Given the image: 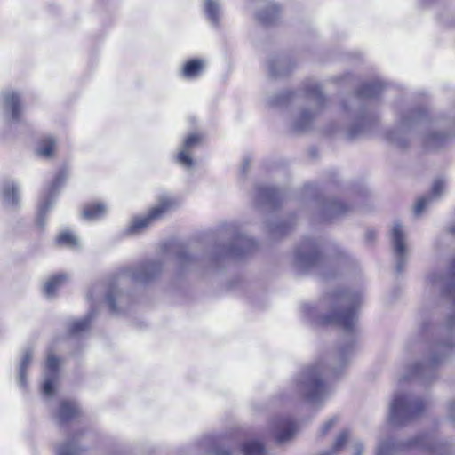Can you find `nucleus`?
I'll use <instances>...</instances> for the list:
<instances>
[{
  "label": "nucleus",
  "instance_id": "25",
  "mask_svg": "<svg viewBox=\"0 0 455 455\" xmlns=\"http://www.w3.org/2000/svg\"><path fill=\"white\" fill-rule=\"evenodd\" d=\"M278 190L274 187H262L259 188V197L269 202H276Z\"/></svg>",
  "mask_w": 455,
  "mask_h": 455
},
{
  "label": "nucleus",
  "instance_id": "24",
  "mask_svg": "<svg viewBox=\"0 0 455 455\" xmlns=\"http://www.w3.org/2000/svg\"><path fill=\"white\" fill-rule=\"evenodd\" d=\"M308 97L315 103L317 111L320 110L325 102V99L317 84H314L307 91Z\"/></svg>",
  "mask_w": 455,
  "mask_h": 455
},
{
  "label": "nucleus",
  "instance_id": "18",
  "mask_svg": "<svg viewBox=\"0 0 455 455\" xmlns=\"http://www.w3.org/2000/svg\"><path fill=\"white\" fill-rule=\"evenodd\" d=\"M447 137L439 132H430L424 137V144L429 149H436L442 147Z\"/></svg>",
  "mask_w": 455,
  "mask_h": 455
},
{
  "label": "nucleus",
  "instance_id": "28",
  "mask_svg": "<svg viewBox=\"0 0 455 455\" xmlns=\"http://www.w3.org/2000/svg\"><path fill=\"white\" fill-rule=\"evenodd\" d=\"M80 451L81 449L74 444L73 439H70L59 447L58 455H77Z\"/></svg>",
  "mask_w": 455,
  "mask_h": 455
},
{
  "label": "nucleus",
  "instance_id": "31",
  "mask_svg": "<svg viewBox=\"0 0 455 455\" xmlns=\"http://www.w3.org/2000/svg\"><path fill=\"white\" fill-rule=\"evenodd\" d=\"M177 161L179 164L185 167H191L193 165V159L189 155V151L182 150L177 155Z\"/></svg>",
  "mask_w": 455,
  "mask_h": 455
},
{
  "label": "nucleus",
  "instance_id": "23",
  "mask_svg": "<svg viewBox=\"0 0 455 455\" xmlns=\"http://www.w3.org/2000/svg\"><path fill=\"white\" fill-rule=\"evenodd\" d=\"M244 455H265L264 445L257 441H250L243 445Z\"/></svg>",
  "mask_w": 455,
  "mask_h": 455
},
{
  "label": "nucleus",
  "instance_id": "30",
  "mask_svg": "<svg viewBox=\"0 0 455 455\" xmlns=\"http://www.w3.org/2000/svg\"><path fill=\"white\" fill-rule=\"evenodd\" d=\"M338 422H339L338 416H333V417L330 418L321 426L318 435L321 437L325 436L326 435H328L330 433L331 430L333 429V427L337 425Z\"/></svg>",
  "mask_w": 455,
  "mask_h": 455
},
{
  "label": "nucleus",
  "instance_id": "44",
  "mask_svg": "<svg viewBox=\"0 0 455 455\" xmlns=\"http://www.w3.org/2000/svg\"><path fill=\"white\" fill-rule=\"evenodd\" d=\"M449 417L455 421V402L449 405Z\"/></svg>",
  "mask_w": 455,
  "mask_h": 455
},
{
  "label": "nucleus",
  "instance_id": "11",
  "mask_svg": "<svg viewBox=\"0 0 455 455\" xmlns=\"http://www.w3.org/2000/svg\"><path fill=\"white\" fill-rule=\"evenodd\" d=\"M440 361L441 358L433 356L432 358L427 359L426 362H424L423 364H415L410 366V368L407 370V372L403 376L401 381H405L410 378L415 376H421L427 372H431L434 365H435Z\"/></svg>",
  "mask_w": 455,
  "mask_h": 455
},
{
  "label": "nucleus",
  "instance_id": "20",
  "mask_svg": "<svg viewBox=\"0 0 455 455\" xmlns=\"http://www.w3.org/2000/svg\"><path fill=\"white\" fill-rule=\"evenodd\" d=\"M56 243L61 247L75 248L78 245L77 238L69 231H62L56 237Z\"/></svg>",
  "mask_w": 455,
  "mask_h": 455
},
{
  "label": "nucleus",
  "instance_id": "6",
  "mask_svg": "<svg viewBox=\"0 0 455 455\" xmlns=\"http://www.w3.org/2000/svg\"><path fill=\"white\" fill-rule=\"evenodd\" d=\"M319 253L318 246L307 242L296 251V261L300 267L308 269L318 262Z\"/></svg>",
  "mask_w": 455,
  "mask_h": 455
},
{
  "label": "nucleus",
  "instance_id": "36",
  "mask_svg": "<svg viewBox=\"0 0 455 455\" xmlns=\"http://www.w3.org/2000/svg\"><path fill=\"white\" fill-rule=\"evenodd\" d=\"M56 377L47 379L43 386V392L45 395H52L54 393Z\"/></svg>",
  "mask_w": 455,
  "mask_h": 455
},
{
  "label": "nucleus",
  "instance_id": "42",
  "mask_svg": "<svg viewBox=\"0 0 455 455\" xmlns=\"http://www.w3.org/2000/svg\"><path fill=\"white\" fill-rule=\"evenodd\" d=\"M388 140L396 143L397 145L401 146V147H403L404 146V143L403 141L400 140L399 137L396 135L395 132H390L388 134Z\"/></svg>",
  "mask_w": 455,
  "mask_h": 455
},
{
  "label": "nucleus",
  "instance_id": "7",
  "mask_svg": "<svg viewBox=\"0 0 455 455\" xmlns=\"http://www.w3.org/2000/svg\"><path fill=\"white\" fill-rule=\"evenodd\" d=\"M446 189V181L443 179H437L434 181L430 195L419 198L414 206V214L419 216L423 213L425 209L430 204V203L439 198Z\"/></svg>",
  "mask_w": 455,
  "mask_h": 455
},
{
  "label": "nucleus",
  "instance_id": "39",
  "mask_svg": "<svg viewBox=\"0 0 455 455\" xmlns=\"http://www.w3.org/2000/svg\"><path fill=\"white\" fill-rule=\"evenodd\" d=\"M312 120L311 113L305 111L301 115V124H299L300 130H305L309 126L310 121Z\"/></svg>",
  "mask_w": 455,
  "mask_h": 455
},
{
  "label": "nucleus",
  "instance_id": "9",
  "mask_svg": "<svg viewBox=\"0 0 455 455\" xmlns=\"http://www.w3.org/2000/svg\"><path fill=\"white\" fill-rule=\"evenodd\" d=\"M205 63L202 59L193 58L186 60L180 69V76L186 79H196L201 76Z\"/></svg>",
  "mask_w": 455,
  "mask_h": 455
},
{
  "label": "nucleus",
  "instance_id": "29",
  "mask_svg": "<svg viewBox=\"0 0 455 455\" xmlns=\"http://www.w3.org/2000/svg\"><path fill=\"white\" fill-rule=\"evenodd\" d=\"M398 450V447L390 440L382 442L377 448V455H389Z\"/></svg>",
  "mask_w": 455,
  "mask_h": 455
},
{
  "label": "nucleus",
  "instance_id": "40",
  "mask_svg": "<svg viewBox=\"0 0 455 455\" xmlns=\"http://www.w3.org/2000/svg\"><path fill=\"white\" fill-rule=\"evenodd\" d=\"M419 114L418 113H411L409 116H403L401 119L400 125L401 127H406L410 125L416 118H418Z\"/></svg>",
  "mask_w": 455,
  "mask_h": 455
},
{
  "label": "nucleus",
  "instance_id": "27",
  "mask_svg": "<svg viewBox=\"0 0 455 455\" xmlns=\"http://www.w3.org/2000/svg\"><path fill=\"white\" fill-rule=\"evenodd\" d=\"M60 361L52 354H49L46 358L45 367L49 374L57 377L60 369Z\"/></svg>",
  "mask_w": 455,
  "mask_h": 455
},
{
  "label": "nucleus",
  "instance_id": "51",
  "mask_svg": "<svg viewBox=\"0 0 455 455\" xmlns=\"http://www.w3.org/2000/svg\"><path fill=\"white\" fill-rule=\"evenodd\" d=\"M448 327L451 328V323L449 322L448 323Z\"/></svg>",
  "mask_w": 455,
  "mask_h": 455
},
{
  "label": "nucleus",
  "instance_id": "12",
  "mask_svg": "<svg viewBox=\"0 0 455 455\" xmlns=\"http://www.w3.org/2000/svg\"><path fill=\"white\" fill-rule=\"evenodd\" d=\"M80 415V410L74 401L63 400L59 404L58 417L61 422L69 421Z\"/></svg>",
  "mask_w": 455,
  "mask_h": 455
},
{
  "label": "nucleus",
  "instance_id": "48",
  "mask_svg": "<svg viewBox=\"0 0 455 455\" xmlns=\"http://www.w3.org/2000/svg\"><path fill=\"white\" fill-rule=\"evenodd\" d=\"M451 273H452V275L455 276V259L453 260V263L451 266Z\"/></svg>",
  "mask_w": 455,
  "mask_h": 455
},
{
  "label": "nucleus",
  "instance_id": "21",
  "mask_svg": "<svg viewBox=\"0 0 455 455\" xmlns=\"http://www.w3.org/2000/svg\"><path fill=\"white\" fill-rule=\"evenodd\" d=\"M383 84L380 82H376L371 84L363 85L358 92L360 98H373L380 92Z\"/></svg>",
  "mask_w": 455,
  "mask_h": 455
},
{
  "label": "nucleus",
  "instance_id": "2",
  "mask_svg": "<svg viewBox=\"0 0 455 455\" xmlns=\"http://www.w3.org/2000/svg\"><path fill=\"white\" fill-rule=\"evenodd\" d=\"M361 296L350 291H336L328 295L324 299L331 304V313L324 316L326 323H334L347 331L355 330L357 323L356 307Z\"/></svg>",
  "mask_w": 455,
  "mask_h": 455
},
{
  "label": "nucleus",
  "instance_id": "4",
  "mask_svg": "<svg viewBox=\"0 0 455 455\" xmlns=\"http://www.w3.org/2000/svg\"><path fill=\"white\" fill-rule=\"evenodd\" d=\"M176 201L171 197H163L157 205L150 208L145 216L135 217L127 228V233L136 234L161 220L166 213L174 209Z\"/></svg>",
  "mask_w": 455,
  "mask_h": 455
},
{
  "label": "nucleus",
  "instance_id": "13",
  "mask_svg": "<svg viewBox=\"0 0 455 455\" xmlns=\"http://www.w3.org/2000/svg\"><path fill=\"white\" fill-rule=\"evenodd\" d=\"M106 212V205L100 202L86 204L83 208V217L86 220H97Z\"/></svg>",
  "mask_w": 455,
  "mask_h": 455
},
{
  "label": "nucleus",
  "instance_id": "35",
  "mask_svg": "<svg viewBox=\"0 0 455 455\" xmlns=\"http://www.w3.org/2000/svg\"><path fill=\"white\" fill-rule=\"evenodd\" d=\"M274 430L276 433V440L279 443L284 441V421L283 419H279L274 426Z\"/></svg>",
  "mask_w": 455,
  "mask_h": 455
},
{
  "label": "nucleus",
  "instance_id": "46",
  "mask_svg": "<svg viewBox=\"0 0 455 455\" xmlns=\"http://www.w3.org/2000/svg\"><path fill=\"white\" fill-rule=\"evenodd\" d=\"M344 353H345L344 351H341L340 355H339V356H340L339 361H340L341 363H344V362H345V360H344Z\"/></svg>",
  "mask_w": 455,
  "mask_h": 455
},
{
  "label": "nucleus",
  "instance_id": "50",
  "mask_svg": "<svg viewBox=\"0 0 455 455\" xmlns=\"http://www.w3.org/2000/svg\"><path fill=\"white\" fill-rule=\"evenodd\" d=\"M278 100H279L278 99L275 100H274V103H275V104H277V103H278Z\"/></svg>",
  "mask_w": 455,
  "mask_h": 455
},
{
  "label": "nucleus",
  "instance_id": "45",
  "mask_svg": "<svg viewBox=\"0 0 455 455\" xmlns=\"http://www.w3.org/2000/svg\"><path fill=\"white\" fill-rule=\"evenodd\" d=\"M355 450L358 455L361 454L363 452V444L360 443H356L355 444Z\"/></svg>",
  "mask_w": 455,
  "mask_h": 455
},
{
  "label": "nucleus",
  "instance_id": "33",
  "mask_svg": "<svg viewBox=\"0 0 455 455\" xmlns=\"http://www.w3.org/2000/svg\"><path fill=\"white\" fill-rule=\"evenodd\" d=\"M117 291H109L108 294L106 295V301L112 312L117 311L116 307V297H117Z\"/></svg>",
  "mask_w": 455,
  "mask_h": 455
},
{
  "label": "nucleus",
  "instance_id": "32",
  "mask_svg": "<svg viewBox=\"0 0 455 455\" xmlns=\"http://www.w3.org/2000/svg\"><path fill=\"white\" fill-rule=\"evenodd\" d=\"M4 196L10 203L17 204L18 202V193L14 186L5 187L4 190Z\"/></svg>",
  "mask_w": 455,
  "mask_h": 455
},
{
  "label": "nucleus",
  "instance_id": "1",
  "mask_svg": "<svg viewBox=\"0 0 455 455\" xmlns=\"http://www.w3.org/2000/svg\"><path fill=\"white\" fill-rule=\"evenodd\" d=\"M336 372V363L329 355L307 365L299 378V389L304 400L313 407H322L332 393L327 379Z\"/></svg>",
  "mask_w": 455,
  "mask_h": 455
},
{
  "label": "nucleus",
  "instance_id": "5",
  "mask_svg": "<svg viewBox=\"0 0 455 455\" xmlns=\"http://www.w3.org/2000/svg\"><path fill=\"white\" fill-rule=\"evenodd\" d=\"M390 235L395 257L396 272L401 273L405 265L408 254V251L405 247L406 232L399 222H395Z\"/></svg>",
  "mask_w": 455,
  "mask_h": 455
},
{
  "label": "nucleus",
  "instance_id": "16",
  "mask_svg": "<svg viewBox=\"0 0 455 455\" xmlns=\"http://www.w3.org/2000/svg\"><path fill=\"white\" fill-rule=\"evenodd\" d=\"M5 103L11 108L13 120H19L21 115L20 99L16 92L5 95Z\"/></svg>",
  "mask_w": 455,
  "mask_h": 455
},
{
  "label": "nucleus",
  "instance_id": "37",
  "mask_svg": "<svg viewBox=\"0 0 455 455\" xmlns=\"http://www.w3.org/2000/svg\"><path fill=\"white\" fill-rule=\"evenodd\" d=\"M206 12L209 15V17L216 21L218 19V6L213 2H208L206 4Z\"/></svg>",
  "mask_w": 455,
  "mask_h": 455
},
{
  "label": "nucleus",
  "instance_id": "43",
  "mask_svg": "<svg viewBox=\"0 0 455 455\" xmlns=\"http://www.w3.org/2000/svg\"><path fill=\"white\" fill-rule=\"evenodd\" d=\"M30 359H31V355H30L29 354H27V355L24 356V358H23V360H22V363H21V369H22V370H25V369L28 367V364H29V363H30Z\"/></svg>",
  "mask_w": 455,
  "mask_h": 455
},
{
  "label": "nucleus",
  "instance_id": "10",
  "mask_svg": "<svg viewBox=\"0 0 455 455\" xmlns=\"http://www.w3.org/2000/svg\"><path fill=\"white\" fill-rule=\"evenodd\" d=\"M160 265L156 262H144L133 271L134 279L148 282L160 272Z\"/></svg>",
  "mask_w": 455,
  "mask_h": 455
},
{
  "label": "nucleus",
  "instance_id": "26",
  "mask_svg": "<svg viewBox=\"0 0 455 455\" xmlns=\"http://www.w3.org/2000/svg\"><path fill=\"white\" fill-rule=\"evenodd\" d=\"M203 136L200 133L194 132L187 136L183 142V149L190 151L192 148L199 146L203 142Z\"/></svg>",
  "mask_w": 455,
  "mask_h": 455
},
{
  "label": "nucleus",
  "instance_id": "14",
  "mask_svg": "<svg viewBox=\"0 0 455 455\" xmlns=\"http://www.w3.org/2000/svg\"><path fill=\"white\" fill-rule=\"evenodd\" d=\"M56 149V140L47 136L40 140L38 143L37 154L41 156L50 158L52 157Z\"/></svg>",
  "mask_w": 455,
  "mask_h": 455
},
{
  "label": "nucleus",
  "instance_id": "8",
  "mask_svg": "<svg viewBox=\"0 0 455 455\" xmlns=\"http://www.w3.org/2000/svg\"><path fill=\"white\" fill-rule=\"evenodd\" d=\"M426 283L430 290H436L443 294H447L455 301V281L448 283L441 274L431 273L427 275Z\"/></svg>",
  "mask_w": 455,
  "mask_h": 455
},
{
  "label": "nucleus",
  "instance_id": "3",
  "mask_svg": "<svg viewBox=\"0 0 455 455\" xmlns=\"http://www.w3.org/2000/svg\"><path fill=\"white\" fill-rule=\"evenodd\" d=\"M427 403L404 392H395L389 406L388 421L394 426H400L411 421L419 415Z\"/></svg>",
  "mask_w": 455,
  "mask_h": 455
},
{
  "label": "nucleus",
  "instance_id": "34",
  "mask_svg": "<svg viewBox=\"0 0 455 455\" xmlns=\"http://www.w3.org/2000/svg\"><path fill=\"white\" fill-rule=\"evenodd\" d=\"M298 431H299L298 424L293 421L288 420L286 419V429H285L286 442L289 439L292 438L297 434Z\"/></svg>",
  "mask_w": 455,
  "mask_h": 455
},
{
  "label": "nucleus",
  "instance_id": "49",
  "mask_svg": "<svg viewBox=\"0 0 455 455\" xmlns=\"http://www.w3.org/2000/svg\"><path fill=\"white\" fill-rule=\"evenodd\" d=\"M450 232L451 234H455V225L451 226L450 228H449Z\"/></svg>",
  "mask_w": 455,
  "mask_h": 455
},
{
  "label": "nucleus",
  "instance_id": "22",
  "mask_svg": "<svg viewBox=\"0 0 455 455\" xmlns=\"http://www.w3.org/2000/svg\"><path fill=\"white\" fill-rule=\"evenodd\" d=\"M92 323V316L88 315L84 318L74 321L69 327L71 334H78L82 331H87Z\"/></svg>",
  "mask_w": 455,
  "mask_h": 455
},
{
  "label": "nucleus",
  "instance_id": "19",
  "mask_svg": "<svg viewBox=\"0 0 455 455\" xmlns=\"http://www.w3.org/2000/svg\"><path fill=\"white\" fill-rule=\"evenodd\" d=\"M349 437V432L347 430L341 431L338 436L336 437L333 445L329 451H326L319 455H336L338 454L341 449L346 444L347 439Z\"/></svg>",
  "mask_w": 455,
  "mask_h": 455
},
{
  "label": "nucleus",
  "instance_id": "15",
  "mask_svg": "<svg viewBox=\"0 0 455 455\" xmlns=\"http://www.w3.org/2000/svg\"><path fill=\"white\" fill-rule=\"evenodd\" d=\"M67 275L63 274L52 275L44 284V293L48 297L53 296L56 291L67 282Z\"/></svg>",
  "mask_w": 455,
  "mask_h": 455
},
{
  "label": "nucleus",
  "instance_id": "17",
  "mask_svg": "<svg viewBox=\"0 0 455 455\" xmlns=\"http://www.w3.org/2000/svg\"><path fill=\"white\" fill-rule=\"evenodd\" d=\"M350 206L337 200L330 201V204L328 206V215L326 217L327 220H333L339 216H341L347 212H349Z\"/></svg>",
  "mask_w": 455,
  "mask_h": 455
},
{
  "label": "nucleus",
  "instance_id": "38",
  "mask_svg": "<svg viewBox=\"0 0 455 455\" xmlns=\"http://www.w3.org/2000/svg\"><path fill=\"white\" fill-rule=\"evenodd\" d=\"M66 176H67L66 172L63 170L60 171L55 177L54 180L52 181L51 189H52V190L56 189L64 181V180L66 179Z\"/></svg>",
  "mask_w": 455,
  "mask_h": 455
},
{
  "label": "nucleus",
  "instance_id": "41",
  "mask_svg": "<svg viewBox=\"0 0 455 455\" xmlns=\"http://www.w3.org/2000/svg\"><path fill=\"white\" fill-rule=\"evenodd\" d=\"M269 73L273 77H276L279 74L276 62L274 60L269 63Z\"/></svg>",
  "mask_w": 455,
  "mask_h": 455
},
{
  "label": "nucleus",
  "instance_id": "47",
  "mask_svg": "<svg viewBox=\"0 0 455 455\" xmlns=\"http://www.w3.org/2000/svg\"><path fill=\"white\" fill-rule=\"evenodd\" d=\"M229 451H217V455H229Z\"/></svg>",
  "mask_w": 455,
  "mask_h": 455
}]
</instances>
